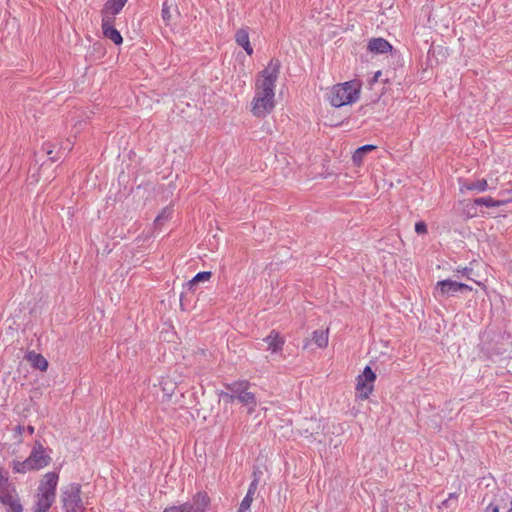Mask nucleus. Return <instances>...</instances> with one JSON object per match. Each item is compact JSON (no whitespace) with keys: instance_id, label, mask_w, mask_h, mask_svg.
Masks as SVG:
<instances>
[{"instance_id":"f257e3e1","label":"nucleus","mask_w":512,"mask_h":512,"mask_svg":"<svg viewBox=\"0 0 512 512\" xmlns=\"http://www.w3.org/2000/svg\"><path fill=\"white\" fill-rule=\"evenodd\" d=\"M280 68V61L271 59L268 65L257 74L250 109L253 116L264 118L275 109V88Z\"/></svg>"},{"instance_id":"f03ea898","label":"nucleus","mask_w":512,"mask_h":512,"mask_svg":"<svg viewBox=\"0 0 512 512\" xmlns=\"http://www.w3.org/2000/svg\"><path fill=\"white\" fill-rule=\"evenodd\" d=\"M59 474L56 472L45 473L34 494L32 512H48L56 499V489Z\"/></svg>"},{"instance_id":"7ed1b4c3","label":"nucleus","mask_w":512,"mask_h":512,"mask_svg":"<svg viewBox=\"0 0 512 512\" xmlns=\"http://www.w3.org/2000/svg\"><path fill=\"white\" fill-rule=\"evenodd\" d=\"M361 83L351 80L332 86L327 94V101L336 108L351 105L360 97Z\"/></svg>"},{"instance_id":"20e7f679","label":"nucleus","mask_w":512,"mask_h":512,"mask_svg":"<svg viewBox=\"0 0 512 512\" xmlns=\"http://www.w3.org/2000/svg\"><path fill=\"white\" fill-rule=\"evenodd\" d=\"M0 502L7 508V512H23L15 486L0 468Z\"/></svg>"},{"instance_id":"39448f33","label":"nucleus","mask_w":512,"mask_h":512,"mask_svg":"<svg viewBox=\"0 0 512 512\" xmlns=\"http://www.w3.org/2000/svg\"><path fill=\"white\" fill-rule=\"evenodd\" d=\"M60 501L64 512H85L81 498V486L70 483L61 488Z\"/></svg>"},{"instance_id":"423d86ee","label":"nucleus","mask_w":512,"mask_h":512,"mask_svg":"<svg viewBox=\"0 0 512 512\" xmlns=\"http://www.w3.org/2000/svg\"><path fill=\"white\" fill-rule=\"evenodd\" d=\"M472 291V287L451 279L438 281L433 289L434 298L441 302L448 297L456 296L458 293Z\"/></svg>"},{"instance_id":"0eeeda50","label":"nucleus","mask_w":512,"mask_h":512,"mask_svg":"<svg viewBox=\"0 0 512 512\" xmlns=\"http://www.w3.org/2000/svg\"><path fill=\"white\" fill-rule=\"evenodd\" d=\"M210 499L205 492H198L192 498L182 505L171 506L166 508L163 512H206Z\"/></svg>"},{"instance_id":"6e6552de","label":"nucleus","mask_w":512,"mask_h":512,"mask_svg":"<svg viewBox=\"0 0 512 512\" xmlns=\"http://www.w3.org/2000/svg\"><path fill=\"white\" fill-rule=\"evenodd\" d=\"M375 379V373L369 366H366L362 374L357 377L356 392L359 399L365 400L370 396L373 392Z\"/></svg>"},{"instance_id":"1a4fd4ad","label":"nucleus","mask_w":512,"mask_h":512,"mask_svg":"<svg viewBox=\"0 0 512 512\" xmlns=\"http://www.w3.org/2000/svg\"><path fill=\"white\" fill-rule=\"evenodd\" d=\"M28 458L36 470L47 467L51 462V457L40 442H35Z\"/></svg>"},{"instance_id":"9d476101","label":"nucleus","mask_w":512,"mask_h":512,"mask_svg":"<svg viewBox=\"0 0 512 512\" xmlns=\"http://www.w3.org/2000/svg\"><path fill=\"white\" fill-rule=\"evenodd\" d=\"M114 20H109L108 17L102 18V31L103 35L111 40L114 44L120 45L123 42V38L120 32L113 27Z\"/></svg>"},{"instance_id":"9b49d317","label":"nucleus","mask_w":512,"mask_h":512,"mask_svg":"<svg viewBox=\"0 0 512 512\" xmlns=\"http://www.w3.org/2000/svg\"><path fill=\"white\" fill-rule=\"evenodd\" d=\"M127 0H108L102 10V18L108 17L109 20H114L117 15L125 6Z\"/></svg>"},{"instance_id":"f8f14e48","label":"nucleus","mask_w":512,"mask_h":512,"mask_svg":"<svg viewBox=\"0 0 512 512\" xmlns=\"http://www.w3.org/2000/svg\"><path fill=\"white\" fill-rule=\"evenodd\" d=\"M25 359L30 363V365L40 370L41 372H46L48 369V361L47 359L35 351H29L25 355Z\"/></svg>"},{"instance_id":"ddd939ff","label":"nucleus","mask_w":512,"mask_h":512,"mask_svg":"<svg viewBox=\"0 0 512 512\" xmlns=\"http://www.w3.org/2000/svg\"><path fill=\"white\" fill-rule=\"evenodd\" d=\"M368 50L376 54H384L392 50V45L384 38H372L368 42Z\"/></svg>"},{"instance_id":"4468645a","label":"nucleus","mask_w":512,"mask_h":512,"mask_svg":"<svg viewBox=\"0 0 512 512\" xmlns=\"http://www.w3.org/2000/svg\"><path fill=\"white\" fill-rule=\"evenodd\" d=\"M264 341L267 343V349L272 353L281 351L285 343L284 338L275 330L271 331Z\"/></svg>"},{"instance_id":"2eb2a0df","label":"nucleus","mask_w":512,"mask_h":512,"mask_svg":"<svg viewBox=\"0 0 512 512\" xmlns=\"http://www.w3.org/2000/svg\"><path fill=\"white\" fill-rule=\"evenodd\" d=\"M226 388L232 392V396L230 397L231 401L237 400L240 396H242L245 392H247L250 388V383L248 381H235L226 385Z\"/></svg>"},{"instance_id":"dca6fc26","label":"nucleus","mask_w":512,"mask_h":512,"mask_svg":"<svg viewBox=\"0 0 512 512\" xmlns=\"http://www.w3.org/2000/svg\"><path fill=\"white\" fill-rule=\"evenodd\" d=\"M489 189L487 180L477 179L473 182H464L460 185V191H475L477 193L485 192Z\"/></svg>"},{"instance_id":"f3484780","label":"nucleus","mask_w":512,"mask_h":512,"mask_svg":"<svg viewBox=\"0 0 512 512\" xmlns=\"http://www.w3.org/2000/svg\"><path fill=\"white\" fill-rule=\"evenodd\" d=\"M235 41L239 46H241L246 51L248 55L253 54V48L250 44L249 33L247 29H239L235 34Z\"/></svg>"},{"instance_id":"a211bd4d","label":"nucleus","mask_w":512,"mask_h":512,"mask_svg":"<svg viewBox=\"0 0 512 512\" xmlns=\"http://www.w3.org/2000/svg\"><path fill=\"white\" fill-rule=\"evenodd\" d=\"M10 466L14 473L25 474L30 471H36L29 458H26L24 461L13 460Z\"/></svg>"},{"instance_id":"6ab92c4d","label":"nucleus","mask_w":512,"mask_h":512,"mask_svg":"<svg viewBox=\"0 0 512 512\" xmlns=\"http://www.w3.org/2000/svg\"><path fill=\"white\" fill-rule=\"evenodd\" d=\"M237 400L247 408V412L249 414L253 413L257 407L256 396L249 390L240 396Z\"/></svg>"},{"instance_id":"aec40b11","label":"nucleus","mask_w":512,"mask_h":512,"mask_svg":"<svg viewBox=\"0 0 512 512\" xmlns=\"http://www.w3.org/2000/svg\"><path fill=\"white\" fill-rule=\"evenodd\" d=\"M211 277L212 273L210 271L199 272L185 284V287L189 290H192L197 283L207 282L211 279Z\"/></svg>"},{"instance_id":"412c9836","label":"nucleus","mask_w":512,"mask_h":512,"mask_svg":"<svg viewBox=\"0 0 512 512\" xmlns=\"http://www.w3.org/2000/svg\"><path fill=\"white\" fill-rule=\"evenodd\" d=\"M475 205H483L489 208L500 207L506 204L503 200H494L492 197H481L474 200Z\"/></svg>"},{"instance_id":"4be33fe9","label":"nucleus","mask_w":512,"mask_h":512,"mask_svg":"<svg viewBox=\"0 0 512 512\" xmlns=\"http://www.w3.org/2000/svg\"><path fill=\"white\" fill-rule=\"evenodd\" d=\"M312 340L319 348H325L328 345V331L316 330L313 332Z\"/></svg>"},{"instance_id":"5701e85b","label":"nucleus","mask_w":512,"mask_h":512,"mask_svg":"<svg viewBox=\"0 0 512 512\" xmlns=\"http://www.w3.org/2000/svg\"><path fill=\"white\" fill-rule=\"evenodd\" d=\"M162 387V391L167 399H170L176 390V383L172 381L170 378H163L160 382Z\"/></svg>"},{"instance_id":"b1692460","label":"nucleus","mask_w":512,"mask_h":512,"mask_svg":"<svg viewBox=\"0 0 512 512\" xmlns=\"http://www.w3.org/2000/svg\"><path fill=\"white\" fill-rule=\"evenodd\" d=\"M373 149H375L374 145H364L359 147L353 154V162L355 164H360L363 161L365 154L369 151H372Z\"/></svg>"},{"instance_id":"393cba45","label":"nucleus","mask_w":512,"mask_h":512,"mask_svg":"<svg viewBox=\"0 0 512 512\" xmlns=\"http://www.w3.org/2000/svg\"><path fill=\"white\" fill-rule=\"evenodd\" d=\"M161 17L164 21L165 25H169L171 20V12H170V6L168 5L167 1L163 2L162 10H161Z\"/></svg>"},{"instance_id":"a878e982","label":"nucleus","mask_w":512,"mask_h":512,"mask_svg":"<svg viewBox=\"0 0 512 512\" xmlns=\"http://www.w3.org/2000/svg\"><path fill=\"white\" fill-rule=\"evenodd\" d=\"M171 215H172V208H170V207L164 208L161 211V213L156 217L155 224L161 225L162 221L169 219L171 217Z\"/></svg>"},{"instance_id":"bb28decb","label":"nucleus","mask_w":512,"mask_h":512,"mask_svg":"<svg viewBox=\"0 0 512 512\" xmlns=\"http://www.w3.org/2000/svg\"><path fill=\"white\" fill-rule=\"evenodd\" d=\"M254 497H251L250 495H245L243 500L240 503V506L238 508L237 512H249L252 501Z\"/></svg>"},{"instance_id":"cd10ccee","label":"nucleus","mask_w":512,"mask_h":512,"mask_svg":"<svg viewBox=\"0 0 512 512\" xmlns=\"http://www.w3.org/2000/svg\"><path fill=\"white\" fill-rule=\"evenodd\" d=\"M258 483H259V479L258 477L256 476V473H254V479L253 481L250 483L249 485V488H248V491H247V494L246 495H250L251 497H254L255 493H256V490H257V487H258Z\"/></svg>"},{"instance_id":"c85d7f7f","label":"nucleus","mask_w":512,"mask_h":512,"mask_svg":"<svg viewBox=\"0 0 512 512\" xmlns=\"http://www.w3.org/2000/svg\"><path fill=\"white\" fill-rule=\"evenodd\" d=\"M415 232L420 235L427 233V225L423 221H419L415 224Z\"/></svg>"},{"instance_id":"c756f323","label":"nucleus","mask_w":512,"mask_h":512,"mask_svg":"<svg viewBox=\"0 0 512 512\" xmlns=\"http://www.w3.org/2000/svg\"><path fill=\"white\" fill-rule=\"evenodd\" d=\"M485 512H499V507L497 505L489 504L486 507Z\"/></svg>"},{"instance_id":"7c9ffc66","label":"nucleus","mask_w":512,"mask_h":512,"mask_svg":"<svg viewBox=\"0 0 512 512\" xmlns=\"http://www.w3.org/2000/svg\"><path fill=\"white\" fill-rule=\"evenodd\" d=\"M453 504H456V502H453V501L449 500V498L445 499V500L442 502V506H443V507H446V508L451 507Z\"/></svg>"},{"instance_id":"2f4dec72","label":"nucleus","mask_w":512,"mask_h":512,"mask_svg":"<svg viewBox=\"0 0 512 512\" xmlns=\"http://www.w3.org/2000/svg\"><path fill=\"white\" fill-rule=\"evenodd\" d=\"M221 396H222V398H223V400L225 402H230V403L233 402V401L230 400V397L232 396V392H230V393H222Z\"/></svg>"},{"instance_id":"473e14b6","label":"nucleus","mask_w":512,"mask_h":512,"mask_svg":"<svg viewBox=\"0 0 512 512\" xmlns=\"http://www.w3.org/2000/svg\"><path fill=\"white\" fill-rule=\"evenodd\" d=\"M448 498H449V500H451L453 502H457L458 494L457 493H450Z\"/></svg>"},{"instance_id":"72a5a7b5","label":"nucleus","mask_w":512,"mask_h":512,"mask_svg":"<svg viewBox=\"0 0 512 512\" xmlns=\"http://www.w3.org/2000/svg\"><path fill=\"white\" fill-rule=\"evenodd\" d=\"M470 271V269L468 268H463L462 270H457L458 273H461L462 275H466L468 272Z\"/></svg>"},{"instance_id":"f704fd0d","label":"nucleus","mask_w":512,"mask_h":512,"mask_svg":"<svg viewBox=\"0 0 512 512\" xmlns=\"http://www.w3.org/2000/svg\"><path fill=\"white\" fill-rule=\"evenodd\" d=\"M24 428L20 425L16 426L15 428V431L18 433V434H21L23 432Z\"/></svg>"},{"instance_id":"c9c22d12","label":"nucleus","mask_w":512,"mask_h":512,"mask_svg":"<svg viewBox=\"0 0 512 512\" xmlns=\"http://www.w3.org/2000/svg\"><path fill=\"white\" fill-rule=\"evenodd\" d=\"M27 431H28V433H29V434H33V433H34V427H33V426H31V425H29V426L27 427Z\"/></svg>"},{"instance_id":"e433bc0d","label":"nucleus","mask_w":512,"mask_h":512,"mask_svg":"<svg viewBox=\"0 0 512 512\" xmlns=\"http://www.w3.org/2000/svg\"><path fill=\"white\" fill-rule=\"evenodd\" d=\"M380 75H381V71H377V72L375 73V75H374V79H373V81H377V79L380 77Z\"/></svg>"},{"instance_id":"4c0bfd02","label":"nucleus","mask_w":512,"mask_h":512,"mask_svg":"<svg viewBox=\"0 0 512 512\" xmlns=\"http://www.w3.org/2000/svg\"><path fill=\"white\" fill-rule=\"evenodd\" d=\"M507 512H512V508H509Z\"/></svg>"}]
</instances>
